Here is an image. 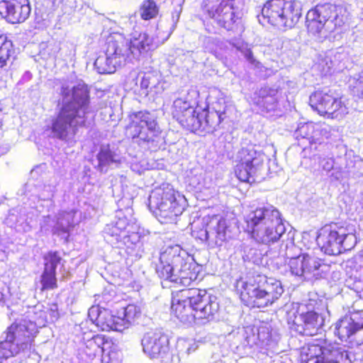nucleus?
<instances>
[{"label":"nucleus","mask_w":363,"mask_h":363,"mask_svg":"<svg viewBox=\"0 0 363 363\" xmlns=\"http://www.w3.org/2000/svg\"><path fill=\"white\" fill-rule=\"evenodd\" d=\"M61 94L63 106L52 121L51 133L54 138L72 143L79 128L89 124L94 118L89 91L84 84H78L71 89L62 86Z\"/></svg>","instance_id":"obj_1"},{"label":"nucleus","mask_w":363,"mask_h":363,"mask_svg":"<svg viewBox=\"0 0 363 363\" xmlns=\"http://www.w3.org/2000/svg\"><path fill=\"white\" fill-rule=\"evenodd\" d=\"M172 313L186 325H203L212 320L219 310L217 296L205 289L191 288L173 293Z\"/></svg>","instance_id":"obj_2"},{"label":"nucleus","mask_w":363,"mask_h":363,"mask_svg":"<svg viewBox=\"0 0 363 363\" xmlns=\"http://www.w3.org/2000/svg\"><path fill=\"white\" fill-rule=\"evenodd\" d=\"M251 206V238L261 245L255 250L252 261L257 265L262 264L271 245L278 242L286 232L279 211L272 206L262 205L254 209Z\"/></svg>","instance_id":"obj_3"},{"label":"nucleus","mask_w":363,"mask_h":363,"mask_svg":"<svg viewBox=\"0 0 363 363\" xmlns=\"http://www.w3.org/2000/svg\"><path fill=\"white\" fill-rule=\"evenodd\" d=\"M196 263L179 245H169L161 252L156 273L164 280L189 286L199 276Z\"/></svg>","instance_id":"obj_4"},{"label":"nucleus","mask_w":363,"mask_h":363,"mask_svg":"<svg viewBox=\"0 0 363 363\" xmlns=\"http://www.w3.org/2000/svg\"><path fill=\"white\" fill-rule=\"evenodd\" d=\"M257 14L258 21L262 26L269 24L279 30L294 27L301 16V4L291 0H269Z\"/></svg>","instance_id":"obj_5"},{"label":"nucleus","mask_w":363,"mask_h":363,"mask_svg":"<svg viewBox=\"0 0 363 363\" xmlns=\"http://www.w3.org/2000/svg\"><path fill=\"white\" fill-rule=\"evenodd\" d=\"M185 204V198L169 184L155 188L149 196V208L162 223L174 222L183 213Z\"/></svg>","instance_id":"obj_6"},{"label":"nucleus","mask_w":363,"mask_h":363,"mask_svg":"<svg viewBox=\"0 0 363 363\" xmlns=\"http://www.w3.org/2000/svg\"><path fill=\"white\" fill-rule=\"evenodd\" d=\"M35 333V325L31 322L11 325L0 336V357L8 359L30 350Z\"/></svg>","instance_id":"obj_7"},{"label":"nucleus","mask_w":363,"mask_h":363,"mask_svg":"<svg viewBox=\"0 0 363 363\" xmlns=\"http://www.w3.org/2000/svg\"><path fill=\"white\" fill-rule=\"evenodd\" d=\"M126 134L140 146L154 147L160 139L161 130L154 113L146 111L133 113L128 116Z\"/></svg>","instance_id":"obj_8"},{"label":"nucleus","mask_w":363,"mask_h":363,"mask_svg":"<svg viewBox=\"0 0 363 363\" xmlns=\"http://www.w3.org/2000/svg\"><path fill=\"white\" fill-rule=\"evenodd\" d=\"M342 12V7L330 3L318 4L306 14L308 31L314 35H318L320 39L325 38L329 33L344 24Z\"/></svg>","instance_id":"obj_9"},{"label":"nucleus","mask_w":363,"mask_h":363,"mask_svg":"<svg viewBox=\"0 0 363 363\" xmlns=\"http://www.w3.org/2000/svg\"><path fill=\"white\" fill-rule=\"evenodd\" d=\"M294 234L292 230L286 234L284 249L281 248L280 254L289 259L288 265L292 274L306 279L317 277L320 275V260L308 253H302L294 243Z\"/></svg>","instance_id":"obj_10"},{"label":"nucleus","mask_w":363,"mask_h":363,"mask_svg":"<svg viewBox=\"0 0 363 363\" xmlns=\"http://www.w3.org/2000/svg\"><path fill=\"white\" fill-rule=\"evenodd\" d=\"M206 104L208 108H211L212 111L208 110L206 112V108H203L202 113L196 112V117L198 118L201 125L192 131L200 129L208 132L213 131L221 121L228 117V111L232 108L226 104L223 93L216 88L209 90L206 96Z\"/></svg>","instance_id":"obj_11"},{"label":"nucleus","mask_w":363,"mask_h":363,"mask_svg":"<svg viewBox=\"0 0 363 363\" xmlns=\"http://www.w3.org/2000/svg\"><path fill=\"white\" fill-rule=\"evenodd\" d=\"M301 355L307 363H352L346 350L326 340L309 343L302 348Z\"/></svg>","instance_id":"obj_12"},{"label":"nucleus","mask_w":363,"mask_h":363,"mask_svg":"<svg viewBox=\"0 0 363 363\" xmlns=\"http://www.w3.org/2000/svg\"><path fill=\"white\" fill-rule=\"evenodd\" d=\"M203 222L205 229L200 230L196 238L206 241L211 247L222 246L233 236L235 223L221 215L205 216Z\"/></svg>","instance_id":"obj_13"},{"label":"nucleus","mask_w":363,"mask_h":363,"mask_svg":"<svg viewBox=\"0 0 363 363\" xmlns=\"http://www.w3.org/2000/svg\"><path fill=\"white\" fill-rule=\"evenodd\" d=\"M284 292L280 281L257 274L251 278V307L264 308L278 300Z\"/></svg>","instance_id":"obj_14"},{"label":"nucleus","mask_w":363,"mask_h":363,"mask_svg":"<svg viewBox=\"0 0 363 363\" xmlns=\"http://www.w3.org/2000/svg\"><path fill=\"white\" fill-rule=\"evenodd\" d=\"M200 93L195 89L179 93L172 106V114L182 126L190 130L199 128L200 122L196 117L195 106H199Z\"/></svg>","instance_id":"obj_15"},{"label":"nucleus","mask_w":363,"mask_h":363,"mask_svg":"<svg viewBox=\"0 0 363 363\" xmlns=\"http://www.w3.org/2000/svg\"><path fill=\"white\" fill-rule=\"evenodd\" d=\"M203 11L220 27L227 30L242 33L244 29L235 17L232 0H205Z\"/></svg>","instance_id":"obj_16"},{"label":"nucleus","mask_w":363,"mask_h":363,"mask_svg":"<svg viewBox=\"0 0 363 363\" xmlns=\"http://www.w3.org/2000/svg\"><path fill=\"white\" fill-rule=\"evenodd\" d=\"M157 31L156 38L146 33H135L130 40L128 39V45L133 60H138L140 56L155 50L159 45L164 43L172 34V31H164L161 34L159 27Z\"/></svg>","instance_id":"obj_17"},{"label":"nucleus","mask_w":363,"mask_h":363,"mask_svg":"<svg viewBox=\"0 0 363 363\" xmlns=\"http://www.w3.org/2000/svg\"><path fill=\"white\" fill-rule=\"evenodd\" d=\"M323 324V319L318 313L307 310L306 306H298L293 320L294 329L298 333L306 336L318 334Z\"/></svg>","instance_id":"obj_18"},{"label":"nucleus","mask_w":363,"mask_h":363,"mask_svg":"<svg viewBox=\"0 0 363 363\" xmlns=\"http://www.w3.org/2000/svg\"><path fill=\"white\" fill-rule=\"evenodd\" d=\"M350 57L348 52L343 48L329 50L324 55H320L315 68L323 75L331 74L333 72H340L348 68Z\"/></svg>","instance_id":"obj_19"},{"label":"nucleus","mask_w":363,"mask_h":363,"mask_svg":"<svg viewBox=\"0 0 363 363\" xmlns=\"http://www.w3.org/2000/svg\"><path fill=\"white\" fill-rule=\"evenodd\" d=\"M75 214L76 211L71 210L59 212L55 218L50 216H44L40 223L41 230H51L53 234L58 235L67 240L69 231L75 223Z\"/></svg>","instance_id":"obj_20"},{"label":"nucleus","mask_w":363,"mask_h":363,"mask_svg":"<svg viewBox=\"0 0 363 363\" xmlns=\"http://www.w3.org/2000/svg\"><path fill=\"white\" fill-rule=\"evenodd\" d=\"M143 352L151 359H165L169 353L167 335L160 333L147 332L141 340Z\"/></svg>","instance_id":"obj_21"},{"label":"nucleus","mask_w":363,"mask_h":363,"mask_svg":"<svg viewBox=\"0 0 363 363\" xmlns=\"http://www.w3.org/2000/svg\"><path fill=\"white\" fill-rule=\"evenodd\" d=\"M88 316L90 321L103 331L122 332L124 330L121 315L118 313L117 315H113L108 309L92 306L89 310Z\"/></svg>","instance_id":"obj_22"},{"label":"nucleus","mask_w":363,"mask_h":363,"mask_svg":"<svg viewBox=\"0 0 363 363\" xmlns=\"http://www.w3.org/2000/svg\"><path fill=\"white\" fill-rule=\"evenodd\" d=\"M335 333L342 341L357 335L359 337V341L363 342V310L340 319L336 324Z\"/></svg>","instance_id":"obj_23"},{"label":"nucleus","mask_w":363,"mask_h":363,"mask_svg":"<svg viewBox=\"0 0 363 363\" xmlns=\"http://www.w3.org/2000/svg\"><path fill=\"white\" fill-rule=\"evenodd\" d=\"M113 60V62L119 67L126 61H132L133 58L128 45V39L123 34L113 33L111 35L106 41L105 51Z\"/></svg>","instance_id":"obj_24"},{"label":"nucleus","mask_w":363,"mask_h":363,"mask_svg":"<svg viewBox=\"0 0 363 363\" xmlns=\"http://www.w3.org/2000/svg\"><path fill=\"white\" fill-rule=\"evenodd\" d=\"M255 103L267 113L274 112L275 116H281L284 108V98L277 89L263 87L259 89Z\"/></svg>","instance_id":"obj_25"},{"label":"nucleus","mask_w":363,"mask_h":363,"mask_svg":"<svg viewBox=\"0 0 363 363\" xmlns=\"http://www.w3.org/2000/svg\"><path fill=\"white\" fill-rule=\"evenodd\" d=\"M30 7L26 0H0V15L11 23L25 21L29 16Z\"/></svg>","instance_id":"obj_26"},{"label":"nucleus","mask_w":363,"mask_h":363,"mask_svg":"<svg viewBox=\"0 0 363 363\" xmlns=\"http://www.w3.org/2000/svg\"><path fill=\"white\" fill-rule=\"evenodd\" d=\"M344 227L336 225L324 227L318 237V243H322L321 249L328 255L341 253V235H344Z\"/></svg>","instance_id":"obj_27"},{"label":"nucleus","mask_w":363,"mask_h":363,"mask_svg":"<svg viewBox=\"0 0 363 363\" xmlns=\"http://www.w3.org/2000/svg\"><path fill=\"white\" fill-rule=\"evenodd\" d=\"M124 161L121 150L115 145L103 144L96 154L95 167L101 172H107L109 168L118 167Z\"/></svg>","instance_id":"obj_28"},{"label":"nucleus","mask_w":363,"mask_h":363,"mask_svg":"<svg viewBox=\"0 0 363 363\" xmlns=\"http://www.w3.org/2000/svg\"><path fill=\"white\" fill-rule=\"evenodd\" d=\"M130 225L125 217H118L117 220L107 224L104 228V238L107 242L116 245H126V239L130 233Z\"/></svg>","instance_id":"obj_29"},{"label":"nucleus","mask_w":363,"mask_h":363,"mask_svg":"<svg viewBox=\"0 0 363 363\" xmlns=\"http://www.w3.org/2000/svg\"><path fill=\"white\" fill-rule=\"evenodd\" d=\"M335 97V93L330 89L316 91L310 96L311 106L320 116H325L332 103H334Z\"/></svg>","instance_id":"obj_30"},{"label":"nucleus","mask_w":363,"mask_h":363,"mask_svg":"<svg viewBox=\"0 0 363 363\" xmlns=\"http://www.w3.org/2000/svg\"><path fill=\"white\" fill-rule=\"evenodd\" d=\"M160 74L156 72H148L138 75L140 81V87L146 90V94L150 92L158 94L163 90L160 82Z\"/></svg>","instance_id":"obj_31"},{"label":"nucleus","mask_w":363,"mask_h":363,"mask_svg":"<svg viewBox=\"0 0 363 363\" xmlns=\"http://www.w3.org/2000/svg\"><path fill=\"white\" fill-rule=\"evenodd\" d=\"M234 45L230 42L220 41L211 37L206 38L205 40L206 49L220 60L226 58L228 50Z\"/></svg>","instance_id":"obj_32"},{"label":"nucleus","mask_w":363,"mask_h":363,"mask_svg":"<svg viewBox=\"0 0 363 363\" xmlns=\"http://www.w3.org/2000/svg\"><path fill=\"white\" fill-rule=\"evenodd\" d=\"M106 342L107 340L104 335H94L91 338L86 340L84 352L89 357L102 354L104 352V345Z\"/></svg>","instance_id":"obj_33"},{"label":"nucleus","mask_w":363,"mask_h":363,"mask_svg":"<svg viewBox=\"0 0 363 363\" xmlns=\"http://www.w3.org/2000/svg\"><path fill=\"white\" fill-rule=\"evenodd\" d=\"M256 340L253 339L255 344L262 348L272 347L277 342L266 325H262L257 328Z\"/></svg>","instance_id":"obj_34"},{"label":"nucleus","mask_w":363,"mask_h":363,"mask_svg":"<svg viewBox=\"0 0 363 363\" xmlns=\"http://www.w3.org/2000/svg\"><path fill=\"white\" fill-rule=\"evenodd\" d=\"M141 313L140 308L135 304H129L126 307L121 308L118 314L121 315V321L123 322V326L124 330L128 328L129 326L138 319Z\"/></svg>","instance_id":"obj_35"},{"label":"nucleus","mask_w":363,"mask_h":363,"mask_svg":"<svg viewBox=\"0 0 363 363\" xmlns=\"http://www.w3.org/2000/svg\"><path fill=\"white\" fill-rule=\"evenodd\" d=\"M95 69L99 74H111L118 67L107 53L99 55L94 62Z\"/></svg>","instance_id":"obj_36"},{"label":"nucleus","mask_w":363,"mask_h":363,"mask_svg":"<svg viewBox=\"0 0 363 363\" xmlns=\"http://www.w3.org/2000/svg\"><path fill=\"white\" fill-rule=\"evenodd\" d=\"M13 44L8 40L6 36L0 35V67H3L11 61L14 55Z\"/></svg>","instance_id":"obj_37"},{"label":"nucleus","mask_w":363,"mask_h":363,"mask_svg":"<svg viewBox=\"0 0 363 363\" xmlns=\"http://www.w3.org/2000/svg\"><path fill=\"white\" fill-rule=\"evenodd\" d=\"M316 123H306L299 124L294 133V136L297 140L305 139L308 143H315L313 135L315 134Z\"/></svg>","instance_id":"obj_38"},{"label":"nucleus","mask_w":363,"mask_h":363,"mask_svg":"<svg viewBox=\"0 0 363 363\" xmlns=\"http://www.w3.org/2000/svg\"><path fill=\"white\" fill-rule=\"evenodd\" d=\"M348 113V108L342 101L341 98H338L335 96L334 99V103H332L328 113H326L325 116L331 118H342Z\"/></svg>","instance_id":"obj_39"},{"label":"nucleus","mask_w":363,"mask_h":363,"mask_svg":"<svg viewBox=\"0 0 363 363\" xmlns=\"http://www.w3.org/2000/svg\"><path fill=\"white\" fill-rule=\"evenodd\" d=\"M126 177L120 176L116 178L112 184V192L113 196L116 198L128 197L130 198L131 195L128 191V184Z\"/></svg>","instance_id":"obj_40"},{"label":"nucleus","mask_w":363,"mask_h":363,"mask_svg":"<svg viewBox=\"0 0 363 363\" xmlns=\"http://www.w3.org/2000/svg\"><path fill=\"white\" fill-rule=\"evenodd\" d=\"M251 177H255L253 182H259L264 179L265 173V167L263 159L252 158L251 159Z\"/></svg>","instance_id":"obj_41"},{"label":"nucleus","mask_w":363,"mask_h":363,"mask_svg":"<svg viewBox=\"0 0 363 363\" xmlns=\"http://www.w3.org/2000/svg\"><path fill=\"white\" fill-rule=\"evenodd\" d=\"M140 16L144 20L155 18L158 13V8L153 0H146L141 5Z\"/></svg>","instance_id":"obj_42"},{"label":"nucleus","mask_w":363,"mask_h":363,"mask_svg":"<svg viewBox=\"0 0 363 363\" xmlns=\"http://www.w3.org/2000/svg\"><path fill=\"white\" fill-rule=\"evenodd\" d=\"M235 289L237 294L240 296L241 301L245 306H248L250 303V289L248 281L243 278L240 279L236 282Z\"/></svg>","instance_id":"obj_43"},{"label":"nucleus","mask_w":363,"mask_h":363,"mask_svg":"<svg viewBox=\"0 0 363 363\" xmlns=\"http://www.w3.org/2000/svg\"><path fill=\"white\" fill-rule=\"evenodd\" d=\"M349 87L353 95L363 98V71L349 80Z\"/></svg>","instance_id":"obj_44"},{"label":"nucleus","mask_w":363,"mask_h":363,"mask_svg":"<svg viewBox=\"0 0 363 363\" xmlns=\"http://www.w3.org/2000/svg\"><path fill=\"white\" fill-rule=\"evenodd\" d=\"M36 191L40 199L51 202L55 192V186L52 184H38L36 185Z\"/></svg>","instance_id":"obj_45"},{"label":"nucleus","mask_w":363,"mask_h":363,"mask_svg":"<svg viewBox=\"0 0 363 363\" xmlns=\"http://www.w3.org/2000/svg\"><path fill=\"white\" fill-rule=\"evenodd\" d=\"M45 269L56 272V268L60 264L62 258L57 252H49L44 257Z\"/></svg>","instance_id":"obj_46"},{"label":"nucleus","mask_w":363,"mask_h":363,"mask_svg":"<svg viewBox=\"0 0 363 363\" xmlns=\"http://www.w3.org/2000/svg\"><path fill=\"white\" fill-rule=\"evenodd\" d=\"M240 157L242 162L237 166L235 169L236 176L240 181L248 182L250 179V160H242L241 156Z\"/></svg>","instance_id":"obj_47"},{"label":"nucleus","mask_w":363,"mask_h":363,"mask_svg":"<svg viewBox=\"0 0 363 363\" xmlns=\"http://www.w3.org/2000/svg\"><path fill=\"white\" fill-rule=\"evenodd\" d=\"M41 284L43 289H52L57 287L56 272L45 269L41 275Z\"/></svg>","instance_id":"obj_48"},{"label":"nucleus","mask_w":363,"mask_h":363,"mask_svg":"<svg viewBox=\"0 0 363 363\" xmlns=\"http://www.w3.org/2000/svg\"><path fill=\"white\" fill-rule=\"evenodd\" d=\"M344 235H341V252L352 249L357 244L355 235L352 232H347L344 228Z\"/></svg>","instance_id":"obj_49"},{"label":"nucleus","mask_w":363,"mask_h":363,"mask_svg":"<svg viewBox=\"0 0 363 363\" xmlns=\"http://www.w3.org/2000/svg\"><path fill=\"white\" fill-rule=\"evenodd\" d=\"M331 128L325 124H316L315 134L313 136L315 138V143H321L323 138L330 137Z\"/></svg>","instance_id":"obj_50"},{"label":"nucleus","mask_w":363,"mask_h":363,"mask_svg":"<svg viewBox=\"0 0 363 363\" xmlns=\"http://www.w3.org/2000/svg\"><path fill=\"white\" fill-rule=\"evenodd\" d=\"M121 28L125 31H130L134 28L135 23V16H122L118 21Z\"/></svg>","instance_id":"obj_51"},{"label":"nucleus","mask_w":363,"mask_h":363,"mask_svg":"<svg viewBox=\"0 0 363 363\" xmlns=\"http://www.w3.org/2000/svg\"><path fill=\"white\" fill-rule=\"evenodd\" d=\"M320 166L324 171L329 172L333 169L334 160L332 158H324L320 161Z\"/></svg>","instance_id":"obj_52"},{"label":"nucleus","mask_w":363,"mask_h":363,"mask_svg":"<svg viewBox=\"0 0 363 363\" xmlns=\"http://www.w3.org/2000/svg\"><path fill=\"white\" fill-rule=\"evenodd\" d=\"M140 236L138 233L130 232L128 233V238L126 239V244L130 241L132 243L135 244L139 241Z\"/></svg>","instance_id":"obj_53"},{"label":"nucleus","mask_w":363,"mask_h":363,"mask_svg":"<svg viewBox=\"0 0 363 363\" xmlns=\"http://www.w3.org/2000/svg\"><path fill=\"white\" fill-rule=\"evenodd\" d=\"M179 19V13L178 12L173 13L172 16V23L169 29L167 31H172V33L174 31V30L176 27V24L178 22Z\"/></svg>","instance_id":"obj_54"},{"label":"nucleus","mask_w":363,"mask_h":363,"mask_svg":"<svg viewBox=\"0 0 363 363\" xmlns=\"http://www.w3.org/2000/svg\"><path fill=\"white\" fill-rule=\"evenodd\" d=\"M250 60H251V69L252 68L253 66L255 67H257L259 62H256V60L253 58L252 55H251Z\"/></svg>","instance_id":"obj_55"},{"label":"nucleus","mask_w":363,"mask_h":363,"mask_svg":"<svg viewBox=\"0 0 363 363\" xmlns=\"http://www.w3.org/2000/svg\"><path fill=\"white\" fill-rule=\"evenodd\" d=\"M359 278L363 280V266H361L359 269Z\"/></svg>","instance_id":"obj_56"},{"label":"nucleus","mask_w":363,"mask_h":363,"mask_svg":"<svg viewBox=\"0 0 363 363\" xmlns=\"http://www.w3.org/2000/svg\"><path fill=\"white\" fill-rule=\"evenodd\" d=\"M245 57L249 60L250 59V51L247 50L245 52Z\"/></svg>","instance_id":"obj_57"},{"label":"nucleus","mask_w":363,"mask_h":363,"mask_svg":"<svg viewBox=\"0 0 363 363\" xmlns=\"http://www.w3.org/2000/svg\"><path fill=\"white\" fill-rule=\"evenodd\" d=\"M37 172V169H34L31 171L30 174L33 177L35 173Z\"/></svg>","instance_id":"obj_58"},{"label":"nucleus","mask_w":363,"mask_h":363,"mask_svg":"<svg viewBox=\"0 0 363 363\" xmlns=\"http://www.w3.org/2000/svg\"><path fill=\"white\" fill-rule=\"evenodd\" d=\"M235 46H236V48H237V49H238V50H240L241 51H242V45H235Z\"/></svg>","instance_id":"obj_59"},{"label":"nucleus","mask_w":363,"mask_h":363,"mask_svg":"<svg viewBox=\"0 0 363 363\" xmlns=\"http://www.w3.org/2000/svg\"><path fill=\"white\" fill-rule=\"evenodd\" d=\"M244 153V150L242 149L241 152H239L240 155H242Z\"/></svg>","instance_id":"obj_60"},{"label":"nucleus","mask_w":363,"mask_h":363,"mask_svg":"<svg viewBox=\"0 0 363 363\" xmlns=\"http://www.w3.org/2000/svg\"><path fill=\"white\" fill-rule=\"evenodd\" d=\"M190 350H191V348H190V347H189V348H188V350H187L188 353H190Z\"/></svg>","instance_id":"obj_61"}]
</instances>
